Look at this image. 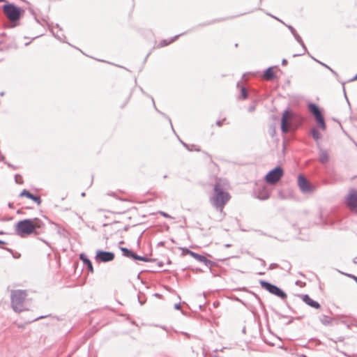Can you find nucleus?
Segmentation results:
<instances>
[{
    "mask_svg": "<svg viewBox=\"0 0 357 357\" xmlns=\"http://www.w3.org/2000/svg\"><path fill=\"white\" fill-rule=\"evenodd\" d=\"M311 134L314 139H315L316 141L319 140L321 138L320 132L316 129H312L311 131Z\"/></svg>",
    "mask_w": 357,
    "mask_h": 357,
    "instance_id": "nucleus-18",
    "label": "nucleus"
},
{
    "mask_svg": "<svg viewBox=\"0 0 357 357\" xmlns=\"http://www.w3.org/2000/svg\"><path fill=\"white\" fill-rule=\"evenodd\" d=\"M6 0H0V3L1 2H3V1H5Z\"/></svg>",
    "mask_w": 357,
    "mask_h": 357,
    "instance_id": "nucleus-30",
    "label": "nucleus"
},
{
    "mask_svg": "<svg viewBox=\"0 0 357 357\" xmlns=\"http://www.w3.org/2000/svg\"><path fill=\"white\" fill-rule=\"evenodd\" d=\"M353 280H354L357 282V277L354 275L351 276Z\"/></svg>",
    "mask_w": 357,
    "mask_h": 357,
    "instance_id": "nucleus-26",
    "label": "nucleus"
},
{
    "mask_svg": "<svg viewBox=\"0 0 357 357\" xmlns=\"http://www.w3.org/2000/svg\"><path fill=\"white\" fill-rule=\"evenodd\" d=\"M26 296V292L23 290L17 289L11 291V305L15 312H20L29 310Z\"/></svg>",
    "mask_w": 357,
    "mask_h": 357,
    "instance_id": "nucleus-3",
    "label": "nucleus"
},
{
    "mask_svg": "<svg viewBox=\"0 0 357 357\" xmlns=\"http://www.w3.org/2000/svg\"><path fill=\"white\" fill-rule=\"evenodd\" d=\"M283 175L284 171L282 168L277 167L266 175L265 181L268 184L274 185L280 180Z\"/></svg>",
    "mask_w": 357,
    "mask_h": 357,
    "instance_id": "nucleus-5",
    "label": "nucleus"
},
{
    "mask_svg": "<svg viewBox=\"0 0 357 357\" xmlns=\"http://www.w3.org/2000/svg\"><path fill=\"white\" fill-rule=\"evenodd\" d=\"M303 301L315 309H319L320 307L319 303L312 299L308 295H304L303 296Z\"/></svg>",
    "mask_w": 357,
    "mask_h": 357,
    "instance_id": "nucleus-13",
    "label": "nucleus"
},
{
    "mask_svg": "<svg viewBox=\"0 0 357 357\" xmlns=\"http://www.w3.org/2000/svg\"><path fill=\"white\" fill-rule=\"evenodd\" d=\"M6 17L12 21H17L24 14V10L13 3H5L2 7Z\"/></svg>",
    "mask_w": 357,
    "mask_h": 357,
    "instance_id": "nucleus-4",
    "label": "nucleus"
},
{
    "mask_svg": "<svg viewBox=\"0 0 357 357\" xmlns=\"http://www.w3.org/2000/svg\"><path fill=\"white\" fill-rule=\"evenodd\" d=\"M293 114L289 111H285L283 113L281 122V128L283 132L287 133L289 131V121L292 118Z\"/></svg>",
    "mask_w": 357,
    "mask_h": 357,
    "instance_id": "nucleus-11",
    "label": "nucleus"
},
{
    "mask_svg": "<svg viewBox=\"0 0 357 357\" xmlns=\"http://www.w3.org/2000/svg\"><path fill=\"white\" fill-rule=\"evenodd\" d=\"M217 123V125H218V126H221L222 125V123L220 121H217V123Z\"/></svg>",
    "mask_w": 357,
    "mask_h": 357,
    "instance_id": "nucleus-27",
    "label": "nucleus"
},
{
    "mask_svg": "<svg viewBox=\"0 0 357 357\" xmlns=\"http://www.w3.org/2000/svg\"><path fill=\"white\" fill-rule=\"evenodd\" d=\"M114 254L110 252L98 250L96 252V260L101 262H108L114 260Z\"/></svg>",
    "mask_w": 357,
    "mask_h": 357,
    "instance_id": "nucleus-9",
    "label": "nucleus"
},
{
    "mask_svg": "<svg viewBox=\"0 0 357 357\" xmlns=\"http://www.w3.org/2000/svg\"><path fill=\"white\" fill-rule=\"evenodd\" d=\"M42 20L43 21V22H47V20L45 18H42Z\"/></svg>",
    "mask_w": 357,
    "mask_h": 357,
    "instance_id": "nucleus-28",
    "label": "nucleus"
},
{
    "mask_svg": "<svg viewBox=\"0 0 357 357\" xmlns=\"http://www.w3.org/2000/svg\"><path fill=\"white\" fill-rule=\"evenodd\" d=\"M241 96L243 99H245L247 98V91L244 88L241 89Z\"/></svg>",
    "mask_w": 357,
    "mask_h": 357,
    "instance_id": "nucleus-22",
    "label": "nucleus"
},
{
    "mask_svg": "<svg viewBox=\"0 0 357 357\" xmlns=\"http://www.w3.org/2000/svg\"><path fill=\"white\" fill-rule=\"evenodd\" d=\"M260 283L261 287L264 289L268 291L270 293L282 298H284L287 296L286 294L284 291H282L280 289H279L278 287L265 281H261Z\"/></svg>",
    "mask_w": 357,
    "mask_h": 357,
    "instance_id": "nucleus-6",
    "label": "nucleus"
},
{
    "mask_svg": "<svg viewBox=\"0 0 357 357\" xmlns=\"http://www.w3.org/2000/svg\"><path fill=\"white\" fill-rule=\"evenodd\" d=\"M229 186V182L221 178H216L213 184V194L210 197V202L221 213L231 199V194L227 191Z\"/></svg>",
    "mask_w": 357,
    "mask_h": 357,
    "instance_id": "nucleus-1",
    "label": "nucleus"
},
{
    "mask_svg": "<svg viewBox=\"0 0 357 357\" xmlns=\"http://www.w3.org/2000/svg\"><path fill=\"white\" fill-rule=\"evenodd\" d=\"M272 17H273L274 19H275L276 20H278V21L279 22H280V23L284 22L282 20H281L278 19V17H275V16H273V15H272Z\"/></svg>",
    "mask_w": 357,
    "mask_h": 357,
    "instance_id": "nucleus-24",
    "label": "nucleus"
},
{
    "mask_svg": "<svg viewBox=\"0 0 357 357\" xmlns=\"http://www.w3.org/2000/svg\"><path fill=\"white\" fill-rule=\"evenodd\" d=\"M172 42V40H170L169 42H167V40H162L160 41L158 45H157V47H163L165 46H167L169 44H170Z\"/></svg>",
    "mask_w": 357,
    "mask_h": 357,
    "instance_id": "nucleus-20",
    "label": "nucleus"
},
{
    "mask_svg": "<svg viewBox=\"0 0 357 357\" xmlns=\"http://www.w3.org/2000/svg\"><path fill=\"white\" fill-rule=\"evenodd\" d=\"M347 205L351 211L357 213V191H350L347 198Z\"/></svg>",
    "mask_w": 357,
    "mask_h": 357,
    "instance_id": "nucleus-10",
    "label": "nucleus"
},
{
    "mask_svg": "<svg viewBox=\"0 0 357 357\" xmlns=\"http://www.w3.org/2000/svg\"><path fill=\"white\" fill-rule=\"evenodd\" d=\"M43 226L42 221L36 218L19 221L15 227V232L21 237H26L33 234H37V229Z\"/></svg>",
    "mask_w": 357,
    "mask_h": 357,
    "instance_id": "nucleus-2",
    "label": "nucleus"
},
{
    "mask_svg": "<svg viewBox=\"0 0 357 357\" xmlns=\"http://www.w3.org/2000/svg\"><path fill=\"white\" fill-rule=\"evenodd\" d=\"M160 213L164 217H169V215L164 212H160Z\"/></svg>",
    "mask_w": 357,
    "mask_h": 357,
    "instance_id": "nucleus-25",
    "label": "nucleus"
},
{
    "mask_svg": "<svg viewBox=\"0 0 357 357\" xmlns=\"http://www.w3.org/2000/svg\"><path fill=\"white\" fill-rule=\"evenodd\" d=\"M79 258L87 266L89 271L93 273V267L91 261L84 254H81Z\"/></svg>",
    "mask_w": 357,
    "mask_h": 357,
    "instance_id": "nucleus-14",
    "label": "nucleus"
},
{
    "mask_svg": "<svg viewBox=\"0 0 357 357\" xmlns=\"http://www.w3.org/2000/svg\"><path fill=\"white\" fill-rule=\"evenodd\" d=\"M121 251L126 257H131L132 256L133 252L126 248H121Z\"/></svg>",
    "mask_w": 357,
    "mask_h": 357,
    "instance_id": "nucleus-19",
    "label": "nucleus"
},
{
    "mask_svg": "<svg viewBox=\"0 0 357 357\" xmlns=\"http://www.w3.org/2000/svg\"><path fill=\"white\" fill-rule=\"evenodd\" d=\"M131 257L135 259H137V260H140V261H145V258L144 257L137 256L135 253L132 254V256H131Z\"/></svg>",
    "mask_w": 357,
    "mask_h": 357,
    "instance_id": "nucleus-21",
    "label": "nucleus"
},
{
    "mask_svg": "<svg viewBox=\"0 0 357 357\" xmlns=\"http://www.w3.org/2000/svg\"><path fill=\"white\" fill-rule=\"evenodd\" d=\"M309 109H310V112H312L314 114L317 123L320 126L321 129L325 130L326 124L324 122V119L321 114V111L318 108V107L314 104H311L309 106Z\"/></svg>",
    "mask_w": 357,
    "mask_h": 357,
    "instance_id": "nucleus-7",
    "label": "nucleus"
},
{
    "mask_svg": "<svg viewBox=\"0 0 357 357\" xmlns=\"http://www.w3.org/2000/svg\"><path fill=\"white\" fill-rule=\"evenodd\" d=\"M33 15V13H32ZM34 19L36 20L37 23L40 22V19L34 14Z\"/></svg>",
    "mask_w": 357,
    "mask_h": 357,
    "instance_id": "nucleus-23",
    "label": "nucleus"
},
{
    "mask_svg": "<svg viewBox=\"0 0 357 357\" xmlns=\"http://www.w3.org/2000/svg\"><path fill=\"white\" fill-rule=\"evenodd\" d=\"M275 77V71L273 68H268L264 74V77L266 80H271Z\"/></svg>",
    "mask_w": 357,
    "mask_h": 357,
    "instance_id": "nucleus-15",
    "label": "nucleus"
},
{
    "mask_svg": "<svg viewBox=\"0 0 357 357\" xmlns=\"http://www.w3.org/2000/svg\"><path fill=\"white\" fill-rule=\"evenodd\" d=\"M329 159L328 154L326 151H321L319 154V160L321 162H327Z\"/></svg>",
    "mask_w": 357,
    "mask_h": 357,
    "instance_id": "nucleus-16",
    "label": "nucleus"
},
{
    "mask_svg": "<svg viewBox=\"0 0 357 357\" xmlns=\"http://www.w3.org/2000/svg\"><path fill=\"white\" fill-rule=\"evenodd\" d=\"M20 196L21 197H27L29 199H32L33 202H36L38 204V205H40V203H41V199H40V197L35 196V195H32L31 192H29V191H27L26 190H24L21 192Z\"/></svg>",
    "mask_w": 357,
    "mask_h": 357,
    "instance_id": "nucleus-12",
    "label": "nucleus"
},
{
    "mask_svg": "<svg viewBox=\"0 0 357 357\" xmlns=\"http://www.w3.org/2000/svg\"><path fill=\"white\" fill-rule=\"evenodd\" d=\"M187 253L193 257L195 259L200 261H204L206 260L205 257L199 255L197 253H195L190 250H187Z\"/></svg>",
    "mask_w": 357,
    "mask_h": 357,
    "instance_id": "nucleus-17",
    "label": "nucleus"
},
{
    "mask_svg": "<svg viewBox=\"0 0 357 357\" xmlns=\"http://www.w3.org/2000/svg\"><path fill=\"white\" fill-rule=\"evenodd\" d=\"M4 244V242L0 240V245Z\"/></svg>",
    "mask_w": 357,
    "mask_h": 357,
    "instance_id": "nucleus-29",
    "label": "nucleus"
},
{
    "mask_svg": "<svg viewBox=\"0 0 357 357\" xmlns=\"http://www.w3.org/2000/svg\"><path fill=\"white\" fill-rule=\"evenodd\" d=\"M298 185L303 192H311L314 190L313 187L303 175L298 176Z\"/></svg>",
    "mask_w": 357,
    "mask_h": 357,
    "instance_id": "nucleus-8",
    "label": "nucleus"
}]
</instances>
